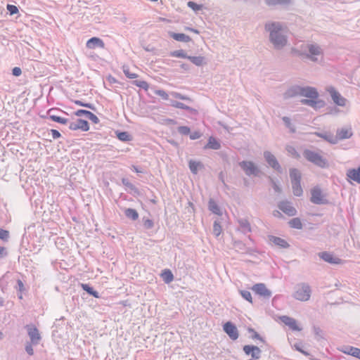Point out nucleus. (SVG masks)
I'll return each mask as SVG.
<instances>
[{"instance_id": "obj_1", "label": "nucleus", "mask_w": 360, "mask_h": 360, "mask_svg": "<svg viewBox=\"0 0 360 360\" xmlns=\"http://www.w3.org/2000/svg\"><path fill=\"white\" fill-rule=\"evenodd\" d=\"M295 96H301L309 98L311 99H315L318 97V92L314 88L312 87L301 88L296 86L289 89L285 93V98H290ZM302 103L310 105H313L314 103V101L307 99L302 100Z\"/></svg>"}, {"instance_id": "obj_2", "label": "nucleus", "mask_w": 360, "mask_h": 360, "mask_svg": "<svg viewBox=\"0 0 360 360\" xmlns=\"http://www.w3.org/2000/svg\"><path fill=\"white\" fill-rule=\"evenodd\" d=\"M266 28L270 32L271 41L276 48H281L285 45L287 40L281 33L282 28L279 24L274 22L267 24Z\"/></svg>"}, {"instance_id": "obj_3", "label": "nucleus", "mask_w": 360, "mask_h": 360, "mask_svg": "<svg viewBox=\"0 0 360 360\" xmlns=\"http://www.w3.org/2000/svg\"><path fill=\"white\" fill-rule=\"evenodd\" d=\"M304 156L308 161L320 167H326L328 165L326 159L315 151L306 150Z\"/></svg>"}, {"instance_id": "obj_4", "label": "nucleus", "mask_w": 360, "mask_h": 360, "mask_svg": "<svg viewBox=\"0 0 360 360\" xmlns=\"http://www.w3.org/2000/svg\"><path fill=\"white\" fill-rule=\"evenodd\" d=\"M290 176L292 184V191L295 195L300 196L302 194V188L300 184L301 174L296 169H292L290 172Z\"/></svg>"}, {"instance_id": "obj_5", "label": "nucleus", "mask_w": 360, "mask_h": 360, "mask_svg": "<svg viewBox=\"0 0 360 360\" xmlns=\"http://www.w3.org/2000/svg\"><path fill=\"white\" fill-rule=\"evenodd\" d=\"M294 297L300 301L305 302L309 300L311 297V290L308 285L302 283L296 287Z\"/></svg>"}, {"instance_id": "obj_6", "label": "nucleus", "mask_w": 360, "mask_h": 360, "mask_svg": "<svg viewBox=\"0 0 360 360\" xmlns=\"http://www.w3.org/2000/svg\"><path fill=\"white\" fill-rule=\"evenodd\" d=\"M327 91L330 94L334 103L340 106H345L347 103V100L341 96V94L335 90L333 86H330L327 89Z\"/></svg>"}, {"instance_id": "obj_7", "label": "nucleus", "mask_w": 360, "mask_h": 360, "mask_svg": "<svg viewBox=\"0 0 360 360\" xmlns=\"http://www.w3.org/2000/svg\"><path fill=\"white\" fill-rule=\"evenodd\" d=\"M223 329L231 340H236L238 339L239 335L238 331L231 322L228 321L225 323L223 326Z\"/></svg>"}, {"instance_id": "obj_8", "label": "nucleus", "mask_w": 360, "mask_h": 360, "mask_svg": "<svg viewBox=\"0 0 360 360\" xmlns=\"http://www.w3.org/2000/svg\"><path fill=\"white\" fill-rule=\"evenodd\" d=\"M69 129L72 131L82 130V131H87L89 130V124L87 121L78 119L76 122L70 124Z\"/></svg>"}, {"instance_id": "obj_9", "label": "nucleus", "mask_w": 360, "mask_h": 360, "mask_svg": "<svg viewBox=\"0 0 360 360\" xmlns=\"http://www.w3.org/2000/svg\"><path fill=\"white\" fill-rule=\"evenodd\" d=\"M311 201L315 204H323L326 202L324 195L318 187L314 188L311 191Z\"/></svg>"}, {"instance_id": "obj_10", "label": "nucleus", "mask_w": 360, "mask_h": 360, "mask_svg": "<svg viewBox=\"0 0 360 360\" xmlns=\"http://www.w3.org/2000/svg\"><path fill=\"white\" fill-rule=\"evenodd\" d=\"M279 319L293 331H300L302 330V328L298 326L297 321L292 317L282 316L279 317Z\"/></svg>"}, {"instance_id": "obj_11", "label": "nucleus", "mask_w": 360, "mask_h": 360, "mask_svg": "<svg viewBox=\"0 0 360 360\" xmlns=\"http://www.w3.org/2000/svg\"><path fill=\"white\" fill-rule=\"evenodd\" d=\"M319 256L323 260L330 264H340L342 263V260L340 258L335 257L333 254L328 252H320Z\"/></svg>"}, {"instance_id": "obj_12", "label": "nucleus", "mask_w": 360, "mask_h": 360, "mask_svg": "<svg viewBox=\"0 0 360 360\" xmlns=\"http://www.w3.org/2000/svg\"><path fill=\"white\" fill-rule=\"evenodd\" d=\"M252 290L257 295L263 297H269L271 295V291L264 283H257L252 287Z\"/></svg>"}, {"instance_id": "obj_13", "label": "nucleus", "mask_w": 360, "mask_h": 360, "mask_svg": "<svg viewBox=\"0 0 360 360\" xmlns=\"http://www.w3.org/2000/svg\"><path fill=\"white\" fill-rule=\"evenodd\" d=\"M244 352L248 355H251L252 358L258 359L260 358L261 350L260 349L254 345H245L243 347Z\"/></svg>"}, {"instance_id": "obj_14", "label": "nucleus", "mask_w": 360, "mask_h": 360, "mask_svg": "<svg viewBox=\"0 0 360 360\" xmlns=\"http://www.w3.org/2000/svg\"><path fill=\"white\" fill-rule=\"evenodd\" d=\"M240 166L248 175L255 174L257 172V167L252 162L243 161L240 162Z\"/></svg>"}, {"instance_id": "obj_15", "label": "nucleus", "mask_w": 360, "mask_h": 360, "mask_svg": "<svg viewBox=\"0 0 360 360\" xmlns=\"http://www.w3.org/2000/svg\"><path fill=\"white\" fill-rule=\"evenodd\" d=\"M278 207L288 216H294L296 214L297 212L295 208L293 207L288 202H281L278 205Z\"/></svg>"}, {"instance_id": "obj_16", "label": "nucleus", "mask_w": 360, "mask_h": 360, "mask_svg": "<svg viewBox=\"0 0 360 360\" xmlns=\"http://www.w3.org/2000/svg\"><path fill=\"white\" fill-rule=\"evenodd\" d=\"M27 328L31 341L37 343L41 338L37 328L34 326H27Z\"/></svg>"}, {"instance_id": "obj_17", "label": "nucleus", "mask_w": 360, "mask_h": 360, "mask_svg": "<svg viewBox=\"0 0 360 360\" xmlns=\"http://www.w3.org/2000/svg\"><path fill=\"white\" fill-rule=\"evenodd\" d=\"M264 155L266 160L271 167L276 170H279L281 169V167L274 155L268 151L265 152Z\"/></svg>"}, {"instance_id": "obj_18", "label": "nucleus", "mask_w": 360, "mask_h": 360, "mask_svg": "<svg viewBox=\"0 0 360 360\" xmlns=\"http://www.w3.org/2000/svg\"><path fill=\"white\" fill-rule=\"evenodd\" d=\"M86 47L90 49H94L96 47L103 49L105 47L104 42L98 37H92L86 42Z\"/></svg>"}, {"instance_id": "obj_19", "label": "nucleus", "mask_w": 360, "mask_h": 360, "mask_svg": "<svg viewBox=\"0 0 360 360\" xmlns=\"http://www.w3.org/2000/svg\"><path fill=\"white\" fill-rule=\"evenodd\" d=\"M340 351L345 354L350 355L360 359V349L357 347L348 346L340 349Z\"/></svg>"}, {"instance_id": "obj_20", "label": "nucleus", "mask_w": 360, "mask_h": 360, "mask_svg": "<svg viewBox=\"0 0 360 360\" xmlns=\"http://www.w3.org/2000/svg\"><path fill=\"white\" fill-rule=\"evenodd\" d=\"M348 179L360 184V167L356 169H349L347 173Z\"/></svg>"}, {"instance_id": "obj_21", "label": "nucleus", "mask_w": 360, "mask_h": 360, "mask_svg": "<svg viewBox=\"0 0 360 360\" xmlns=\"http://www.w3.org/2000/svg\"><path fill=\"white\" fill-rule=\"evenodd\" d=\"M270 241L274 243L275 245L281 248H287L289 247L288 243L284 239L276 237V236H271L269 238Z\"/></svg>"}, {"instance_id": "obj_22", "label": "nucleus", "mask_w": 360, "mask_h": 360, "mask_svg": "<svg viewBox=\"0 0 360 360\" xmlns=\"http://www.w3.org/2000/svg\"><path fill=\"white\" fill-rule=\"evenodd\" d=\"M352 135L351 128H342L338 131L337 136L340 139H345L350 138Z\"/></svg>"}, {"instance_id": "obj_23", "label": "nucleus", "mask_w": 360, "mask_h": 360, "mask_svg": "<svg viewBox=\"0 0 360 360\" xmlns=\"http://www.w3.org/2000/svg\"><path fill=\"white\" fill-rule=\"evenodd\" d=\"M170 36L176 41H184V42H188L191 41V39L189 36L186 35L183 33H170Z\"/></svg>"}, {"instance_id": "obj_24", "label": "nucleus", "mask_w": 360, "mask_h": 360, "mask_svg": "<svg viewBox=\"0 0 360 360\" xmlns=\"http://www.w3.org/2000/svg\"><path fill=\"white\" fill-rule=\"evenodd\" d=\"M160 276L166 283H169L174 280V276L169 269L163 270Z\"/></svg>"}, {"instance_id": "obj_25", "label": "nucleus", "mask_w": 360, "mask_h": 360, "mask_svg": "<svg viewBox=\"0 0 360 360\" xmlns=\"http://www.w3.org/2000/svg\"><path fill=\"white\" fill-rule=\"evenodd\" d=\"M220 148V143L213 137H210L207 144L205 146V148H211L217 150Z\"/></svg>"}, {"instance_id": "obj_26", "label": "nucleus", "mask_w": 360, "mask_h": 360, "mask_svg": "<svg viewBox=\"0 0 360 360\" xmlns=\"http://www.w3.org/2000/svg\"><path fill=\"white\" fill-rule=\"evenodd\" d=\"M309 51L310 53L309 57L312 60H315V58H314V56H319V55L321 54V51L320 48L316 45H313V44L310 45L309 46Z\"/></svg>"}, {"instance_id": "obj_27", "label": "nucleus", "mask_w": 360, "mask_h": 360, "mask_svg": "<svg viewBox=\"0 0 360 360\" xmlns=\"http://www.w3.org/2000/svg\"><path fill=\"white\" fill-rule=\"evenodd\" d=\"M125 215L133 220H136L139 218V214L136 210L127 208L124 211Z\"/></svg>"}, {"instance_id": "obj_28", "label": "nucleus", "mask_w": 360, "mask_h": 360, "mask_svg": "<svg viewBox=\"0 0 360 360\" xmlns=\"http://www.w3.org/2000/svg\"><path fill=\"white\" fill-rule=\"evenodd\" d=\"M209 209L214 214L221 215L220 209L213 200L209 201Z\"/></svg>"}, {"instance_id": "obj_29", "label": "nucleus", "mask_w": 360, "mask_h": 360, "mask_svg": "<svg viewBox=\"0 0 360 360\" xmlns=\"http://www.w3.org/2000/svg\"><path fill=\"white\" fill-rule=\"evenodd\" d=\"M289 224L294 229H301L302 227V224L299 218H293L289 221Z\"/></svg>"}, {"instance_id": "obj_30", "label": "nucleus", "mask_w": 360, "mask_h": 360, "mask_svg": "<svg viewBox=\"0 0 360 360\" xmlns=\"http://www.w3.org/2000/svg\"><path fill=\"white\" fill-rule=\"evenodd\" d=\"M188 59L198 66L202 65L204 63V58L202 56H188Z\"/></svg>"}, {"instance_id": "obj_31", "label": "nucleus", "mask_w": 360, "mask_h": 360, "mask_svg": "<svg viewBox=\"0 0 360 360\" xmlns=\"http://www.w3.org/2000/svg\"><path fill=\"white\" fill-rule=\"evenodd\" d=\"M200 166H201V165L200 162L193 161V160H191L189 162V168L193 174H197L198 169L199 167H200Z\"/></svg>"}, {"instance_id": "obj_32", "label": "nucleus", "mask_w": 360, "mask_h": 360, "mask_svg": "<svg viewBox=\"0 0 360 360\" xmlns=\"http://www.w3.org/2000/svg\"><path fill=\"white\" fill-rule=\"evenodd\" d=\"M123 72L124 75L129 79H135L138 77L137 74L130 71L129 66H123Z\"/></svg>"}, {"instance_id": "obj_33", "label": "nucleus", "mask_w": 360, "mask_h": 360, "mask_svg": "<svg viewBox=\"0 0 360 360\" xmlns=\"http://www.w3.org/2000/svg\"><path fill=\"white\" fill-rule=\"evenodd\" d=\"M49 118L53 122H56L58 123L63 124H67L68 121V119H66V118L56 116V115H50Z\"/></svg>"}, {"instance_id": "obj_34", "label": "nucleus", "mask_w": 360, "mask_h": 360, "mask_svg": "<svg viewBox=\"0 0 360 360\" xmlns=\"http://www.w3.org/2000/svg\"><path fill=\"white\" fill-rule=\"evenodd\" d=\"M171 56L176 58H188L186 53L183 50H178L171 53Z\"/></svg>"}, {"instance_id": "obj_35", "label": "nucleus", "mask_w": 360, "mask_h": 360, "mask_svg": "<svg viewBox=\"0 0 360 360\" xmlns=\"http://www.w3.org/2000/svg\"><path fill=\"white\" fill-rule=\"evenodd\" d=\"M240 295L245 300L250 302V303H252V295L249 291L241 290Z\"/></svg>"}, {"instance_id": "obj_36", "label": "nucleus", "mask_w": 360, "mask_h": 360, "mask_svg": "<svg viewBox=\"0 0 360 360\" xmlns=\"http://www.w3.org/2000/svg\"><path fill=\"white\" fill-rule=\"evenodd\" d=\"M117 137L120 140L123 141H127L131 140V137L127 132H120L117 134Z\"/></svg>"}, {"instance_id": "obj_37", "label": "nucleus", "mask_w": 360, "mask_h": 360, "mask_svg": "<svg viewBox=\"0 0 360 360\" xmlns=\"http://www.w3.org/2000/svg\"><path fill=\"white\" fill-rule=\"evenodd\" d=\"M134 83L136 86L142 88L146 91L149 88V85L146 81H135Z\"/></svg>"}, {"instance_id": "obj_38", "label": "nucleus", "mask_w": 360, "mask_h": 360, "mask_svg": "<svg viewBox=\"0 0 360 360\" xmlns=\"http://www.w3.org/2000/svg\"><path fill=\"white\" fill-rule=\"evenodd\" d=\"M188 6L195 11H199L202 8V5L197 4L193 1H188L187 4Z\"/></svg>"}, {"instance_id": "obj_39", "label": "nucleus", "mask_w": 360, "mask_h": 360, "mask_svg": "<svg viewBox=\"0 0 360 360\" xmlns=\"http://www.w3.org/2000/svg\"><path fill=\"white\" fill-rule=\"evenodd\" d=\"M6 8L11 15H14L18 13V8L16 6L8 4Z\"/></svg>"}, {"instance_id": "obj_40", "label": "nucleus", "mask_w": 360, "mask_h": 360, "mask_svg": "<svg viewBox=\"0 0 360 360\" xmlns=\"http://www.w3.org/2000/svg\"><path fill=\"white\" fill-rule=\"evenodd\" d=\"M91 112L86 110H78L75 112V115L77 117H81L83 115H85L86 117H88Z\"/></svg>"}, {"instance_id": "obj_41", "label": "nucleus", "mask_w": 360, "mask_h": 360, "mask_svg": "<svg viewBox=\"0 0 360 360\" xmlns=\"http://www.w3.org/2000/svg\"><path fill=\"white\" fill-rule=\"evenodd\" d=\"M173 107L176 108H181V109H188V107L186 106L185 104L177 102V101H173L171 104Z\"/></svg>"}, {"instance_id": "obj_42", "label": "nucleus", "mask_w": 360, "mask_h": 360, "mask_svg": "<svg viewBox=\"0 0 360 360\" xmlns=\"http://www.w3.org/2000/svg\"><path fill=\"white\" fill-rule=\"evenodd\" d=\"M213 229H214V233L217 236L220 235L221 229V226L219 225V224H218L217 222H214V226H213Z\"/></svg>"}, {"instance_id": "obj_43", "label": "nucleus", "mask_w": 360, "mask_h": 360, "mask_svg": "<svg viewBox=\"0 0 360 360\" xmlns=\"http://www.w3.org/2000/svg\"><path fill=\"white\" fill-rule=\"evenodd\" d=\"M9 233L6 230L0 229V238L4 240H6L8 238Z\"/></svg>"}, {"instance_id": "obj_44", "label": "nucleus", "mask_w": 360, "mask_h": 360, "mask_svg": "<svg viewBox=\"0 0 360 360\" xmlns=\"http://www.w3.org/2000/svg\"><path fill=\"white\" fill-rule=\"evenodd\" d=\"M155 94L160 96L163 99L167 100L169 98L168 94L164 90H157L155 91Z\"/></svg>"}, {"instance_id": "obj_45", "label": "nucleus", "mask_w": 360, "mask_h": 360, "mask_svg": "<svg viewBox=\"0 0 360 360\" xmlns=\"http://www.w3.org/2000/svg\"><path fill=\"white\" fill-rule=\"evenodd\" d=\"M178 131L179 133H181L182 134H188L190 133L189 127H186V126L179 127L178 128Z\"/></svg>"}, {"instance_id": "obj_46", "label": "nucleus", "mask_w": 360, "mask_h": 360, "mask_svg": "<svg viewBox=\"0 0 360 360\" xmlns=\"http://www.w3.org/2000/svg\"><path fill=\"white\" fill-rule=\"evenodd\" d=\"M75 103L77 105H79V106H84V107H86V108H91L92 109L93 107H92V105L90 104V103H84L82 101H75Z\"/></svg>"}, {"instance_id": "obj_47", "label": "nucleus", "mask_w": 360, "mask_h": 360, "mask_svg": "<svg viewBox=\"0 0 360 360\" xmlns=\"http://www.w3.org/2000/svg\"><path fill=\"white\" fill-rule=\"evenodd\" d=\"M51 133L53 139H59L61 136L60 133L56 129H51Z\"/></svg>"}, {"instance_id": "obj_48", "label": "nucleus", "mask_w": 360, "mask_h": 360, "mask_svg": "<svg viewBox=\"0 0 360 360\" xmlns=\"http://www.w3.org/2000/svg\"><path fill=\"white\" fill-rule=\"evenodd\" d=\"M88 118L95 124H97L99 122V119L98 118V117L92 112L90 113Z\"/></svg>"}, {"instance_id": "obj_49", "label": "nucleus", "mask_w": 360, "mask_h": 360, "mask_svg": "<svg viewBox=\"0 0 360 360\" xmlns=\"http://www.w3.org/2000/svg\"><path fill=\"white\" fill-rule=\"evenodd\" d=\"M143 224L146 228L150 229L153 226V222L152 220L147 219L143 221Z\"/></svg>"}, {"instance_id": "obj_50", "label": "nucleus", "mask_w": 360, "mask_h": 360, "mask_svg": "<svg viewBox=\"0 0 360 360\" xmlns=\"http://www.w3.org/2000/svg\"><path fill=\"white\" fill-rule=\"evenodd\" d=\"M12 72H13V75L14 76H16V77L20 76V75L22 74V70H21V69H20V68H18V67H15V68H14L13 69Z\"/></svg>"}, {"instance_id": "obj_51", "label": "nucleus", "mask_w": 360, "mask_h": 360, "mask_svg": "<svg viewBox=\"0 0 360 360\" xmlns=\"http://www.w3.org/2000/svg\"><path fill=\"white\" fill-rule=\"evenodd\" d=\"M201 136V134L198 131H194L190 135V138L192 140L198 139Z\"/></svg>"}, {"instance_id": "obj_52", "label": "nucleus", "mask_w": 360, "mask_h": 360, "mask_svg": "<svg viewBox=\"0 0 360 360\" xmlns=\"http://www.w3.org/2000/svg\"><path fill=\"white\" fill-rule=\"evenodd\" d=\"M82 288L90 295L94 290L93 288L89 287L87 284H82Z\"/></svg>"}, {"instance_id": "obj_53", "label": "nucleus", "mask_w": 360, "mask_h": 360, "mask_svg": "<svg viewBox=\"0 0 360 360\" xmlns=\"http://www.w3.org/2000/svg\"><path fill=\"white\" fill-rule=\"evenodd\" d=\"M26 352L32 355L34 354L33 348L31 345H28L25 347Z\"/></svg>"}, {"instance_id": "obj_54", "label": "nucleus", "mask_w": 360, "mask_h": 360, "mask_svg": "<svg viewBox=\"0 0 360 360\" xmlns=\"http://www.w3.org/2000/svg\"><path fill=\"white\" fill-rule=\"evenodd\" d=\"M174 96L175 98H179V99H182V100H187V99H188L187 97H186L184 96H182L181 94H178V93H175L174 94Z\"/></svg>"}, {"instance_id": "obj_55", "label": "nucleus", "mask_w": 360, "mask_h": 360, "mask_svg": "<svg viewBox=\"0 0 360 360\" xmlns=\"http://www.w3.org/2000/svg\"><path fill=\"white\" fill-rule=\"evenodd\" d=\"M6 255V252L5 248L0 246V257H2Z\"/></svg>"}, {"instance_id": "obj_56", "label": "nucleus", "mask_w": 360, "mask_h": 360, "mask_svg": "<svg viewBox=\"0 0 360 360\" xmlns=\"http://www.w3.org/2000/svg\"><path fill=\"white\" fill-rule=\"evenodd\" d=\"M283 120L284 121V122L286 124V125L288 127L290 126V118H288L287 117H283Z\"/></svg>"}, {"instance_id": "obj_57", "label": "nucleus", "mask_w": 360, "mask_h": 360, "mask_svg": "<svg viewBox=\"0 0 360 360\" xmlns=\"http://www.w3.org/2000/svg\"><path fill=\"white\" fill-rule=\"evenodd\" d=\"M288 150H289V152L292 153V154H293V155L295 158H298L300 156L299 154L295 150L294 148H290V149Z\"/></svg>"}, {"instance_id": "obj_58", "label": "nucleus", "mask_w": 360, "mask_h": 360, "mask_svg": "<svg viewBox=\"0 0 360 360\" xmlns=\"http://www.w3.org/2000/svg\"><path fill=\"white\" fill-rule=\"evenodd\" d=\"M18 286H19L20 291H22L24 290L23 283L20 280H18Z\"/></svg>"}, {"instance_id": "obj_59", "label": "nucleus", "mask_w": 360, "mask_h": 360, "mask_svg": "<svg viewBox=\"0 0 360 360\" xmlns=\"http://www.w3.org/2000/svg\"><path fill=\"white\" fill-rule=\"evenodd\" d=\"M295 348L297 350H298L299 352H302V354H304V355H309V354L307 352H304L303 351L302 349H301L298 345H295Z\"/></svg>"}, {"instance_id": "obj_60", "label": "nucleus", "mask_w": 360, "mask_h": 360, "mask_svg": "<svg viewBox=\"0 0 360 360\" xmlns=\"http://www.w3.org/2000/svg\"><path fill=\"white\" fill-rule=\"evenodd\" d=\"M316 135H317L319 137H322V138H323L326 140L331 141L326 135H323V134H321L320 133H316Z\"/></svg>"}, {"instance_id": "obj_61", "label": "nucleus", "mask_w": 360, "mask_h": 360, "mask_svg": "<svg viewBox=\"0 0 360 360\" xmlns=\"http://www.w3.org/2000/svg\"><path fill=\"white\" fill-rule=\"evenodd\" d=\"M288 1L289 0H271V2H272V4H280V3L286 2Z\"/></svg>"}, {"instance_id": "obj_62", "label": "nucleus", "mask_w": 360, "mask_h": 360, "mask_svg": "<svg viewBox=\"0 0 360 360\" xmlns=\"http://www.w3.org/2000/svg\"><path fill=\"white\" fill-rule=\"evenodd\" d=\"M186 30H189V31H191V32H194V33H195V34H198V33H199V32H198L197 30L193 29V28H191V27H186Z\"/></svg>"}, {"instance_id": "obj_63", "label": "nucleus", "mask_w": 360, "mask_h": 360, "mask_svg": "<svg viewBox=\"0 0 360 360\" xmlns=\"http://www.w3.org/2000/svg\"><path fill=\"white\" fill-rule=\"evenodd\" d=\"M273 215H274V217H281V216H282V215H281V212H278V211H274V212H273Z\"/></svg>"}, {"instance_id": "obj_64", "label": "nucleus", "mask_w": 360, "mask_h": 360, "mask_svg": "<svg viewBox=\"0 0 360 360\" xmlns=\"http://www.w3.org/2000/svg\"><path fill=\"white\" fill-rule=\"evenodd\" d=\"M91 295H93L96 298H98L99 297L98 293L96 291H95V290H93V292H91Z\"/></svg>"}]
</instances>
